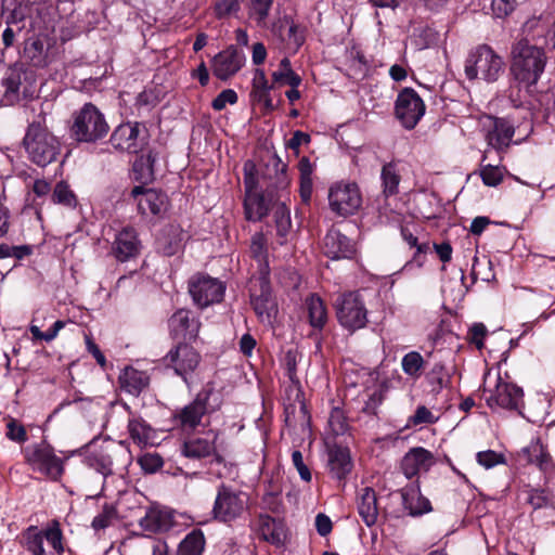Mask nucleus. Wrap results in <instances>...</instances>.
<instances>
[{"label":"nucleus","mask_w":555,"mask_h":555,"mask_svg":"<svg viewBox=\"0 0 555 555\" xmlns=\"http://www.w3.org/2000/svg\"><path fill=\"white\" fill-rule=\"evenodd\" d=\"M328 468L333 477L344 479L352 469L349 450L341 447L332 448L328 452Z\"/></svg>","instance_id":"2f4dec72"},{"label":"nucleus","mask_w":555,"mask_h":555,"mask_svg":"<svg viewBox=\"0 0 555 555\" xmlns=\"http://www.w3.org/2000/svg\"><path fill=\"white\" fill-rule=\"evenodd\" d=\"M126 150L137 155L132 168L134 180L143 184L152 182L154 180V167L159 151L151 146L149 141L129 142Z\"/></svg>","instance_id":"9d476101"},{"label":"nucleus","mask_w":555,"mask_h":555,"mask_svg":"<svg viewBox=\"0 0 555 555\" xmlns=\"http://www.w3.org/2000/svg\"><path fill=\"white\" fill-rule=\"evenodd\" d=\"M271 88L272 86L269 85L264 72L262 69H256L253 78L251 90L254 101L263 103L267 108H272L273 103L269 94Z\"/></svg>","instance_id":"58836bf2"},{"label":"nucleus","mask_w":555,"mask_h":555,"mask_svg":"<svg viewBox=\"0 0 555 555\" xmlns=\"http://www.w3.org/2000/svg\"><path fill=\"white\" fill-rule=\"evenodd\" d=\"M425 111V103L414 89L404 88L399 92L395 113L404 128L413 129L424 116Z\"/></svg>","instance_id":"f8f14e48"},{"label":"nucleus","mask_w":555,"mask_h":555,"mask_svg":"<svg viewBox=\"0 0 555 555\" xmlns=\"http://www.w3.org/2000/svg\"><path fill=\"white\" fill-rule=\"evenodd\" d=\"M225 286L218 279L208 275L194 276L189 283V292L194 304L199 308L221 301Z\"/></svg>","instance_id":"ddd939ff"},{"label":"nucleus","mask_w":555,"mask_h":555,"mask_svg":"<svg viewBox=\"0 0 555 555\" xmlns=\"http://www.w3.org/2000/svg\"><path fill=\"white\" fill-rule=\"evenodd\" d=\"M247 505L248 494L246 492L221 482L217 487L211 517L220 522H231L244 514Z\"/></svg>","instance_id":"7ed1b4c3"},{"label":"nucleus","mask_w":555,"mask_h":555,"mask_svg":"<svg viewBox=\"0 0 555 555\" xmlns=\"http://www.w3.org/2000/svg\"><path fill=\"white\" fill-rule=\"evenodd\" d=\"M128 430L131 439L140 447L153 444L155 440L154 429L141 417L132 416L128 421Z\"/></svg>","instance_id":"c9c22d12"},{"label":"nucleus","mask_w":555,"mask_h":555,"mask_svg":"<svg viewBox=\"0 0 555 555\" xmlns=\"http://www.w3.org/2000/svg\"><path fill=\"white\" fill-rule=\"evenodd\" d=\"M383 194L388 197L398 193L401 177L396 162L387 163L383 166L380 172Z\"/></svg>","instance_id":"ea45409f"},{"label":"nucleus","mask_w":555,"mask_h":555,"mask_svg":"<svg viewBox=\"0 0 555 555\" xmlns=\"http://www.w3.org/2000/svg\"><path fill=\"white\" fill-rule=\"evenodd\" d=\"M522 455L528 463L537 465L545 474H551L554 470L551 455L539 441L532 442L529 447L525 448Z\"/></svg>","instance_id":"72a5a7b5"},{"label":"nucleus","mask_w":555,"mask_h":555,"mask_svg":"<svg viewBox=\"0 0 555 555\" xmlns=\"http://www.w3.org/2000/svg\"><path fill=\"white\" fill-rule=\"evenodd\" d=\"M122 452L121 448H105L90 452L85 461L90 468L106 477L113 473L114 459Z\"/></svg>","instance_id":"a878e982"},{"label":"nucleus","mask_w":555,"mask_h":555,"mask_svg":"<svg viewBox=\"0 0 555 555\" xmlns=\"http://www.w3.org/2000/svg\"><path fill=\"white\" fill-rule=\"evenodd\" d=\"M141 468L149 474H154L164 465L162 456L157 453H145L138 460Z\"/></svg>","instance_id":"6e6d98bb"},{"label":"nucleus","mask_w":555,"mask_h":555,"mask_svg":"<svg viewBox=\"0 0 555 555\" xmlns=\"http://www.w3.org/2000/svg\"><path fill=\"white\" fill-rule=\"evenodd\" d=\"M250 302L262 322H271L272 317L276 313V302L272 297L269 275L258 278V289L256 286L251 288Z\"/></svg>","instance_id":"f3484780"},{"label":"nucleus","mask_w":555,"mask_h":555,"mask_svg":"<svg viewBox=\"0 0 555 555\" xmlns=\"http://www.w3.org/2000/svg\"><path fill=\"white\" fill-rule=\"evenodd\" d=\"M540 18L528 20L524 25V33L529 36L539 28ZM547 57L543 48L530 42L528 37L517 40L512 47V73L515 78L527 86L538 82L544 72Z\"/></svg>","instance_id":"f257e3e1"},{"label":"nucleus","mask_w":555,"mask_h":555,"mask_svg":"<svg viewBox=\"0 0 555 555\" xmlns=\"http://www.w3.org/2000/svg\"><path fill=\"white\" fill-rule=\"evenodd\" d=\"M328 426L336 436L343 435L348 429V424L343 410L334 408L328 417Z\"/></svg>","instance_id":"864d4df0"},{"label":"nucleus","mask_w":555,"mask_h":555,"mask_svg":"<svg viewBox=\"0 0 555 555\" xmlns=\"http://www.w3.org/2000/svg\"><path fill=\"white\" fill-rule=\"evenodd\" d=\"M27 461L34 470L39 472L51 480H57L64 472L63 461L57 457L52 447L40 443L33 447Z\"/></svg>","instance_id":"2eb2a0df"},{"label":"nucleus","mask_w":555,"mask_h":555,"mask_svg":"<svg viewBox=\"0 0 555 555\" xmlns=\"http://www.w3.org/2000/svg\"><path fill=\"white\" fill-rule=\"evenodd\" d=\"M273 81L280 85H289L291 87H298L301 83V78L291 67V61L284 57L280 62L279 69L272 74Z\"/></svg>","instance_id":"79ce46f5"},{"label":"nucleus","mask_w":555,"mask_h":555,"mask_svg":"<svg viewBox=\"0 0 555 555\" xmlns=\"http://www.w3.org/2000/svg\"><path fill=\"white\" fill-rule=\"evenodd\" d=\"M52 202L69 209H75L78 204L75 193L65 181H60L55 184L52 192Z\"/></svg>","instance_id":"37998d69"},{"label":"nucleus","mask_w":555,"mask_h":555,"mask_svg":"<svg viewBox=\"0 0 555 555\" xmlns=\"http://www.w3.org/2000/svg\"><path fill=\"white\" fill-rule=\"evenodd\" d=\"M273 0H251L249 5V16L257 25L263 26L272 7Z\"/></svg>","instance_id":"8fccbe9b"},{"label":"nucleus","mask_w":555,"mask_h":555,"mask_svg":"<svg viewBox=\"0 0 555 555\" xmlns=\"http://www.w3.org/2000/svg\"><path fill=\"white\" fill-rule=\"evenodd\" d=\"M292 462H293V465L295 466V468L297 469L300 478L306 482H310L311 478H312L311 472H310L309 467L304 463V456L300 451H298V450L293 451Z\"/></svg>","instance_id":"0e129e2a"},{"label":"nucleus","mask_w":555,"mask_h":555,"mask_svg":"<svg viewBox=\"0 0 555 555\" xmlns=\"http://www.w3.org/2000/svg\"><path fill=\"white\" fill-rule=\"evenodd\" d=\"M436 421L435 415L424 405L418 406L414 415L410 417L413 425L434 424Z\"/></svg>","instance_id":"338daca9"},{"label":"nucleus","mask_w":555,"mask_h":555,"mask_svg":"<svg viewBox=\"0 0 555 555\" xmlns=\"http://www.w3.org/2000/svg\"><path fill=\"white\" fill-rule=\"evenodd\" d=\"M476 460L479 465L483 466L487 469L492 468L495 465L504 462L503 455L492 450L478 452L476 454Z\"/></svg>","instance_id":"680f3d73"},{"label":"nucleus","mask_w":555,"mask_h":555,"mask_svg":"<svg viewBox=\"0 0 555 555\" xmlns=\"http://www.w3.org/2000/svg\"><path fill=\"white\" fill-rule=\"evenodd\" d=\"M328 203L335 214L346 217L358 211L362 197L356 183L338 182L330 189Z\"/></svg>","instance_id":"9b49d317"},{"label":"nucleus","mask_w":555,"mask_h":555,"mask_svg":"<svg viewBox=\"0 0 555 555\" xmlns=\"http://www.w3.org/2000/svg\"><path fill=\"white\" fill-rule=\"evenodd\" d=\"M255 164L248 160L244 165V184L246 190L244 208L246 219L249 221H259L268 215L272 198L260 194L257 190V179L254 175Z\"/></svg>","instance_id":"39448f33"},{"label":"nucleus","mask_w":555,"mask_h":555,"mask_svg":"<svg viewBox=\"0 0 555 555\" xmlns=\"http://www.w3.org/2000/svg\"><path fill=\"white\" fill-rule=\"evenodd\" d=\"M47 540L56 554L63 552L62 531L55 524L46 530H40L36 526H30L23 531L21 535L22 545L33 555H47L43 547V541Z\"/></svg>","instance_id":"1a4fd4ad"},{"label":"nucleus","mask_w":555,"mask_h":555,"mask_svg":"<svg viewBox=\"0 0 555 555\" xmlns=\"http://www.w3.org/2000/svg\"><path fill=\"white\" fill-rule=\"evenodd\" d=\"M218 392L211 388L202 389L195 399L176 414V420L182 429H194L205 414L212 412L218 405Z\"/></svg>","instance_id":"20e7f679"},{"label":"nucleus","mask_w":555,"mask_h":555,"mask_svg":"<svg viewBox=\"0 0 555 555\" xmlns=\"http://www.w3.org/2000/svg\"><path fill=\"white\" fill-rule=\"evenodd\" d=\"M435 463L433 453L428 450L416 447L412 448L401 461V469L406 478L427 472Z\"/></svg>","instance_id":"b1692460"},{"label":"nucleus","mask_w":555,"mask_h":555,"mask_svg":"<svg viewBox=\"0 0 555 555\" xmlns=\"http://www.w3.org/2000/svg\"><path fill=\"white\" fill-rule=\"evenodd\" d=\"M324 254L333 259H350L354 253V244L338 230H331L324 237Z\"/></svg>","instance_id":"393cba45"},{"label":"nucleus","mask_w":555,"mask_h":555,"mask_svg":"<svg viewBox=\"0 0 555 555\" xmlns=\"http://www.w3.org/2000/svg\"><path fill=\"white\" fill-rule=\"evenodd\" d=\"M425 361L417 351H410L402 357L401 367L405 375L413 379H417L422 375Z\"/></svg>","instance_id":"c03bdc74"},{"label":"nucleus","mask_w":555,"mask_h":555,"mask_svg":"<svg viewBox=\"0 0 555 555\" xmlns=\"http://www.w3.org/2000/svg\"><path fill=\"white\" fill-rule=\"evenodd\" d=\"M169 364L175 369V372L183 376L193 372L199 363L198 352L188 344H179L175 349H171L166 356Z\"/></svg>","instance_id":"412c9836"},{"label":"nucleus","mask_w":555,"mask_h":555,"mask_svg":"<svg viewBox=\"0 0 555 555\" xmlns=\"http://www.w3.org/2000/svg\"><path fill=\"white\" fill-rule=\"evenodd\" d=\"M244 62V53L234 46H230L214 56L211 61L212 73L220 80H227L242 68Z\"/></svg>","instance_id":"a211bd4d"},{"label":"nucleus","mask_w":555,"mask_h":555,"mask_svg":"<svg viewBox=\"0 0 555 555\" xmlns=\"http://www.w3.org/2000/svg\"><path fill=\"white\" fill-rule=\"evenodd\" d=\"M401 236L410 247L416 248L413 261L416 262L418 267H422L425 260V255L429 250V245L427 243L418 244L417 237L414 236L408 228H401Z\"/></svg>","instance_id":"09e8293b"},{"label":"nucleus","mask_w":555,"mask_h":555,"mask_svg":"<svg viewBox=\"0 0 555 555\" xmlns=\"http://www.w3.org/2000/svg\"><path fill=\"white\" fill-rule=\"evenodd\" d=\"M517 5L516 0H492V10L498 17L511 14Z\"/></svg>","instance_id":"69168bd1"},{"label":"nucleus","mask_w":555,"mask_h":555,"mask_svg":"<svg viewBox=\"0 0 555 555\" xmlns=\"http://www.w3.org/2000/svg\"><path fill=\"white\" fill-rule=\"evenodd\" d=\"M503 70V59L487 44L478 46L465 61V75L470 80L480 78L493 82L499 79Z\"/></svg>","instance_id":"f03ea898"},{"label":"nucleus","mask_w":555,"mask_h":555,"mask_svg":"<svg viewBox=\"0 0 555 555\" xmlns=\"http://www.w3.org/2000/svg\"><path fill=\"white\" fill-rule=\"evenodd\" d=\"M30 159L38 166L44 167L55 159L57 147L50 141H23Z\"/></svg>","instance_id":"c756f323"},{"label":"nucleus","mask_w":555,"mask_h":555,"mask_svg":"<svg viewBox=\"0 0 555 555\" xmlns=\"http://www.w3.org/2000/svg\"><path fill=\"white\" fill-rule=\"evenodd\" d=\"M140 241L132 228H125L119 231L112 244V255L120 262L135 258L140 253Z\"/></svg>","instance_id":"4be33fe9"},{"label":"nucleus","mask_w":555,"mask_h":555,"mask_svg":"<svg viewBox=\"0 0 555 555\" xmlns=\"http://www.w3.org/2000/svg\"><path fill=\"white\" fill-rule=\"evenodd\" d=\"M24 57L36 67L47 65L48 49L40 37H30L25 41Z\"/></svg>","instance_id":"e433bc0d"},{"label":"nucleus","mask_w":555,"mask_h":555,"mask_svg":"<svg viewBox=\"0 0 555 555\" xmlns=\"http://www.w3.org/2000/svg\"><path fill=\"white\" fill-rule=\"evenodd\" d=\"M485 391L487 389L485 388ZM486 397L488 406L491 409L501 408L506 410L520 411L524 405V391L520 387L505 382L500 375L496 376L494 388L488 390Z\"/></svg>","instance_id":"4468645a"},{"label":"nucleus","mask_w":555,"mask_h":555,"mask_svg":"<svg viewBox=\"0 0 555 555\" xmlns=\"http://www.w3.org/2000/svg\"><path fill=\"white\" fill-rule=\"evenodd\" d=\"M65 322L62 320H57L53 323L52 327L46 332L40 331L39 326L31 324L29 326V331L35 339L44 340L47 343L53 340L59 332L64 328Z\"/></svg>","instance_id":"603ef678"},{"label":"nucleus","mask_w":555,"mask_h":555,"mask_svg":"<svg viewBox=\"0 0 555 555\" xmlns=\"http://www.w3.org/2000/svg\"><path fill=\"white\" fill-rule=\"evenodd\" d=\"M48 135V129L46 127V117L40 114L35 120H33L28 128L24 139H38L46 138Z\"/></svg>","instance_id":"13d9d810"},{"label":"nucleus","mask_w":555,"mask_h":555,"mask_svg":"<svg viewBox=\"0 0 555 555\" xmlns=\"http://www.w3.org/2000/svg\"><path fill=\"white\" fill-rule=\"evenodd\" d=\"M116 511L113 506L104 505L102 512L96 515L92 520V528L94 530H102L107 528L115 518Z\"/></svg>","instance_id":"4d7b16f0"},{"label":"nucleus","mask_w":555,"mask_h":555,"mask_svg":"<svg viewBox=\"0 0 555 555\" xmlns=\"http://www.w3.org/2000/svg\"><path fill=\"white\" fill-rule=\"evenodd\" d=\"M137 204L138 212L142 216H162L167 210V195L143 185H137L130 193Z\"/></svg>","instance_id":"dca6fc26"},{"label":"nucleus","mask_w":555,"mask_h":555,"mask_svg":"<svg viewBox=\"0 0 555 555\" xmlns=\"http://www.w3.org/2000/svg\"><path fill=\"white\" fill-rule=\"evenodd\" d=\"M217 439L218 433L215 430H208L202 436L190 437L183 442L181 453L185 457L193 460L214 455L216 452Z\"/></svg>","instance_id":"aec40b11"},{"label":"nucleus","mask_w":555,"mask_h":555,"mask_svg":"<svg viewBox=\"0 0 555 555\" xmlns=\"http://www.w3.org/2000/svg\"><path fill=\"white\" fill-rule=\"evenodd\" d=\"M146 130L145 126L140 122H127L120 125L112 134L111 139H138Z\"/></svg>","instance_id":"3c124183"},{"label":"nucleus","mask_w":555,"mask_h":555,"mask_svg":"<svg viewBox=\"0 0 555 555\" xmlns=\"http://www.w3.org/2000/svg\"><path fill=\"white\" fill-rule=\"evenodd\" d=\"M205 537L202 530L194 529L185 535L178 547L179 555H201L205 548Z\"/></svg>","instance_id":"a19ab883"},{"label":"nucleus","mask_w":555,"mask_h":555,"mask_svg":"<svg viewBox=\"0 0 555 555\" xmlns=\"http://www.w3.org/2000/svg\"><path fill=\"white\" fill-rule=\"evenodd\" d=\"M274 219L276 234L280 237L279 244L283 245L292 227L291 212L284 205H280L274 211Z\"/></svg>","instance_id":"49530a36"},{"label":"nucleus","mask_w":555,"mask_h":555,"mask_svg":"<svg viewBox=\"0 0 555 555\" xmlns=\"http://www.w3.org/2000/svg\"><path fill=\"white\" fill-rule=\"evenodd\" d=\"M140 525L150 532L167 531L172 526V517L169 512L152 509L140 520Z\"/></svg>","instance_id":"4c0bfd02"},{"label":"nucleus","mask_w":555,"mask_h":555,"mask_svg":"<svg viewBox=\"0 0 555 555\" xmlns=\"http://www.w3.org/2000/svg\"><path fill=\"white\" fill-rule=\"evenodd\" d=\"M23 75H25V73L15 68L11 69L3 79V86L5 87L4 98L9 102L17 100Z\"/></svg>","instance_id":"de8ad7c7"},{"label":"nucleus","mask_w":555,"mask_h":555,"mask_svg":"<svg viewBox=\"0 0 555 555\" xmlns=\"http://www.w3.org/2000/svg\"><path fill=\"white\" fill-rule=\"evenodd\" d=\"M237 101V94L231 89L223 90L214 101L212 107L217 111H221L227 104H234Z\"/></svg>","instance_id":"774afa93"},{"label":"nucleus","mask_w":555,"mask_h":555,"mask_svg":"<svg viewBox=\"0 0 555 555\" xmlns=\"http://www.w3.org/2000/svg\"><path fill=\"white\" fill-rule=\"evenodd\" d=\"M527 502L533 507V509L539 508H550L555 511V500L552 492L544 489H532L529 491Z\"/></svg>","instance_id":"a18cd8bd"},{"label":"nucleus","mask_w":555,"mask_h":555,"mask_svg":"<svg viewBox=\"0 0 555 555\" xmlns=\"http://www.w3.org/2000/svg\"><path fill=\"white\" fill-rule=\"evenodd\" d=\"M108 125L100 111L91 103H87L75 114L72 132L78 139H101L108 132Z\"/></svg>","instance_id":"6e6552de"},{"label":"nucleus","mask_w":555,"mask_h":555,"mask_svg":"<svg viewBox=\"0 0 555 555\" xmlns=\"http://www.w3.org/2000/svg\"><path fill=\"white\" fill-rule=\"evenodd\" d=\"M444 365L436 363L427 375L429 384L433 386V391H440L446 385V377L443 374Z\"/></svg>","instance_id":"bf43d9fd"},{"label":"nucleus","mask_w":555,"mask_h":555,"mask_svg":"<svg viewBox=\"0 0 555 555\" xmlns=\"http://www.w3.org/2000/svg\"><path fill=\"white\" fill-rule=\"evenodd\" d=\"M483 183L488 186H496L501 183L503 175L498 166L487 165L480 172Z\"/></svg>","instance_id":"052dcab7"},{"label":"nucleus","mask_w":555,"mask_h":555,"mask_svg":"<svg viewBox=\"0 0 555 555\" xmlns=\"http://www.w3.org/2000/svg\"><path fill=\"white\" fill-rule=\"evenodd\" d=\"M263 180H269L268 188L285 189L288 184L286 164L278 155L271 141H263L257 151Z\"/></svg>","instance_id":"423d86ee"},{"label":"nucleus","mask_w":555,"mask_h":555,"mask_svg":"<svg viewBox=\"0 0 555 555\" xmlns=\"http://www.w3.org/2000/svg\"><path fill=\"white\" fill-rule=\"evenodd\" d=\"M119 383L124 391L139 396L149 386L150 376L144 371L128 366L119 375Z\"/></svg>","instance_id":"c85d7f7f"},{"label":"nucleus","mask_w":555,"mask_h":555,"mask_svg":"<svg viewBox=\"0 0 555 555\" xmlns=\"http://www.w3.org/2000/svg\"><path fill=\"white\" fill-rule=\"evenodd\" d=\"M336 314L340 325L349 331L360 330L367 322V310L358 292H349L337 298Z\"/></svg>","instance_id":"0eeeda50"},{"label":"nucleus","mask_w":555,"mask_h":555,"mask_svg":"<svg viewBox=\"0 0 555 555\" xmlns=\"http://www.w3.org/2000/svg\"><path fill=\"white\" fill-rule=\"evenodd\" d=\"M5 436L11 441L23 443L27 440V433L25 427L15 418H10L5 425Z\"/></svg>","instance_id":"5fc2aeb1"},{"label":"nucleus","mask_w":555,"mask_h":555,"mask_svg":"<svg viewBox=\"0 0 555 555\" xmlns=\"http://www.w3.org/2000/svg\"><path fill=\"white\" fill-rule=\"evenodd\" d=\"M358 513L367 527L376 524L378 517L377 498L375 491L366 487L358 498Z\"/></svg>","instance_id":"473e14b6"},{"label":"nucleus","mask_w":555,"mask_h":555,"mask_svg":"<svg viewBox=\"0 0 555 555\" xmlns=\"http://www.w3.org/2000/svg\"><path fill=\"white\" fill-rule=\"evenodd\" d=\"M249 253L258 263V274L270 275L268 240L262 232H256L250 238Z\"/></svg>","instance_id":"7c9ffc66"},{"label":"nucleus","mask_w":555,"mask_h":555,"mask_svg":"<svg viewBox=\"0 0 555 555\" xmlns=\"http://www.w3.org/2000/svg\"><path fill=\"white\" fill-rule=\"evenodd\" d=\"M305 310L309 324L315 330H322L327 321V311L323 300L318 295L306 298Z\"/></svg>","instance_id":"f704fd0d"},{"label":"nucleus","mask_w":555,"mask_h":555,"mask_svg":"<svg viewBox=\"0 0 555 555\" xmlns=\"http://www.w3.org/2000/svg\"><path fill=\"white\" fill-rule=\"evenodd\" d=\"M475 121L486 139H512L515 134V125L508 118L482 115Z\"/></svg>","instance_id":"5701e85b"},{"label":"nucleus","mask_w":555,"mask_h":555,"mask_svg":"<svg viewBox=\"0 0 555 555\" xmlns=\"http://www.w3.org/2000/svg\"><path fill=\"white\" fill-rule=\"evenodd\" d=\"M168 326L175 339L192 340L197 337L201 323L190 310L180 309L170 317Z\"/></svg>","instance_id":"6ab92c4d"},{"label":"nucleus","mask_w":555,"mask_h":555,"mask_svg":"<svg viewBox=\"0 0 555 555\" xmlns=\"http://www.w3.org/2000/svg\"><path fill=\"white\" fill-rule=\"evenodd\" d=\"M258 530L264 541L276 546L282 545L286 538L284 524L269 515L259 516Z\"/></svg>","instance_id":"cd10ccee"},{"label":"nucleus","mask_w":555,"mask_h":555,"mask_svg":"<svg viewBox=\"0 0 555 555\" xmlns=\"http://www.w3.org/2000/svg\"><path fill=\"white\" fill-rule=\"evenodd\" d=\"M402 504L409 515L415 517L431 511L429 500L422 495L418 487L411 486L401 490Z\"/></svg>","instance_id":"bb28decb"},{"label":"nucleus","mask_w":555,"mask_h":555,"mask_svg":"<svg viewBox=\"0 0 555 555\" xmlns=\"http://www.w3.org/2000/svg\"><path fill=\"white\" fill-rule=\"evenodd\" d=\"M238 10V0H218L215 4V13L218 18L230 16Z\"/></svg>","instance_id":"e2e57ef3"}]
</instances>
